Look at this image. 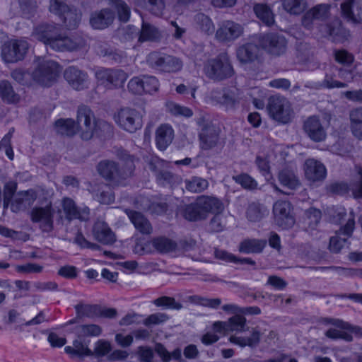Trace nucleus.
<instances>
[{"mask_svg":"<svg viewBox=\"0 0 362 362\" xmlns=\"http://www.w3.org/2000/svg\"><path fill=\"white\" fill-rule=\"evenodd\" d=\"M31 36L52 49L59 52L75 51L84 45L83 40L80 37L73 38L61 34L59 27L54 23L38 24L34 27Z\"/></svg>","mask_w":362,"mask_h":362,"instance_id":"1","label":"nucleus"},{"mask_svg":"<svg viewBox=\"0 0 362 362\" xmlns=\"http://www.w3.org/2000/svg\"><path fill=\"white\" fill-rule=\"evenodd\" d=\"M119 159L123 163L122 170H119L117 164L114 161L103 160L98 163V171L106 180L119 182L133 175L135 165L134 156L129 154L124 150L117 152Z\"/></svg>","mask_w":362,"mask_h":362,"instance_id":"2","label":"nucleus"},{"mask_svg":"<svg viewBox=\"0 0 362 362\" xmlns=\"http://www.w3.org/2000/svg\"><path fill=\"white\" fill-rule=\"evenodd\" d=\"M204 71L209 78L218 82L232 77L235 74L230 57L226 53H221L216 58L207 61Z\"/></svg>","mask_w":362,"mask_h":362,"instance_id":"3","label":"nucleus"},{"mask_svg":"<svg viewBox=\"0 0 362 362\" xmlns=\"http://www.w3.org/2000/svg\"><path fill=\"white\" fill-rule=\"evenodd\" d=\"M76 125L83 140L90 139L97 130V127L105 122L97 121L93 111L86 105H81L78 107Z\"/></svg>","mask_w":362,"mask_h":362,"instance_id":"4","label":"nucleus"},{"mask_svg":"<svg viewBox=\"0 0 362 362\" xmlns=\"http://www.w3.org/2000/svg\"><path fill=\"white\" fill-rule=\"evenodd\" d=\"M267 108L269 116L281 124L290 122L293 117V110L291 103L284 97L271 96L268 100Z\"/></svg>","mask_w":362,"mask_h":362,"instance_id":"5","label":"nucleus"},{"mask_svg":"<svg viewBox=\"0 0 362 362\" xmlns=\"http://www.w3.org/2000/svg\"><path fill=\"white\" fill-rule=\"evenodd\" d=\"M66 0H50L49 10L57 15L68 29H74L78 25L81 13L76 8L66 4Z\"/></svg>","mask_w":362,"mask_h":362,"instance_id":"6","label":"nucleus"},{"mask_svg":"<svg viewBox=\"0 0 362 362\" xmlns=\"http://www.w3.org/2000/svg\"><path fill=\"white\" fill-rule=\"evenodd\" d=\"M146 62L151 67L167 73L177 72L183 66L182 61L180 58L158 52H151Z\"/></svg>","mask_w":362,"mask_h":362,"instance_id":"7","label":"nucleus"},{"mask_svg":"<svg viewBox=\"0 0 362 362\" xmlns=\"http://www.w3.org/2000/svg\"><path fill=\"white\" fill-rule=\"evenodd\" d=\"M196 122L200 129V147L204 150H209L217 146L220 144L219 129L212 125L205 116L198 117Z\"/></svg>","mask_w":362,"mask_h":362,"instance_id":"8","label":"nucleus"},{"mask_svg":"<svg viewBox=\"0 0 362 362\" xmlns=\"http://www.w3.org/2000/svg\"><path fill=\"white\" fill-rule=\"evenodd\" d=\"M28 49L29 44L25 38L11 39L3 45L1 57L6 63H16L25 58Z\"/></svg>","mask_w":362,"mask_h":362,"instance_id":"9","label":"nucleus"},{"mask_svg":"<svg viewBox=\"0 0 362 362\" xmlns=\"http://www.w3.org/2000/svg\"><path fill=\"white\" fill-rule=\"evenodd\" d=\"M115 122L124 131L134 133L143 125L142 115L135 109L121 108L114 116Z\"/></svg>","mask_w":362,"mask_h":362,"instance_id":"10","label":"nucleus"},{"mask_svg":"<svg viewBox=\"0 0 362 362\" xmlns=\"http://www.w3.org/2000/svg\"><path fill=\"white\" fill-rule=\"evenodd\" d=\"M211 98L226 110H234L240 105L243 93L236 87H228L212 91Z\"/></svg>","mask_w":362,"mask_h":362,"instance_id":"11","label":"nucleus"},{"mask_svg":"<svg viewBox=\"0 0 362 362\" xmlns=\"http://www.w3.org/2000/svg\"><path fill=\"white\" fill-rule=\"evenodd\" d=\"M55 210L49 202L45 206L34 207L30 212V219L38 223L40 229L44 233H50L54 229V216Z\"/></svg>","mask_w":362,"mask_h":362,"instance_id":"12","label":"nucleus"},{"mask_svg":"<svg viewBox=\"0 0 362 362\" xmlns=\"http://www.w3.org/2000/svg\"><path fill=\"white\" fill-rule=\"evenodd\" d=\"M355 228L354 214L350 212V217L346 223L336 231L335 235L329 239V250L332 253H339L347 243L348 238L352 235Z\"/></svg>","mask_w":362,"mask_h":362,"instance_id":"13","label":"nucleus"},{"mask_svg":"<svg viewBox=\"0 0 362 362\" xmlns=\"http://www.w3.org/2000/svg\"><path fill=\"white\" fill-rule=\"evenodd\" d=\"M60 72L59 64L54 61H45L41 63L33 71V78L42 86H50Z\"/></svg>","mask_w":362,"mask_h":362,"instance_id":"14","label":"nucleus"},{"mask_svg":"<svg viewBox=\"0 0 362 362\" xmlns=\"http://www.w3.org/2000/svg\"><path fill=\"white\" fill-rule=\"evenodd\" d=\"M98 82L108 88L122 87L128 75L121 69H102L95 72Z\"/></svg>","mask_w":362,"mask_h":362,"instance_id":"15","label":"nucleus"},{"mask_svg":"<svg viewBox=\"0 0 362 362\" xmlns=\"http://www.w3.org/2000/svg\"><path fill=\"white\" fill-rule=\"evenodd\" d=\"M262 47L269 54L279 57L286 53L287 40L284 36L278 33H267L260 39Z\"/></svg>","mask_w":362,"mask_h":362,"instance_id":"16","label":"nucleus"},{"mask_svg":"<svg viewBox=\"0 0 362 362\" xmlns=\"http://www.w3.org/2000/svg\"><path fill=\"white\" fill-rule=\"evenodd\" d=\"M244 32L242 25L232 21H224L218 25L215 37L222 42H229L240 37Z\"/></svg>","mask_w":362,"mask_h":362,"instance_id":"17","label":"nucleus"},{"mask_svg":"<svg viewBox=\"0 0 362 362\" xmlns=\"http://www.w3.org/2000/svg\"><path fill=\"white\" fill-rule=\"evenodd\" d=\"M291 205L287 201H277L273 207L276 223L284 229L293 227L295 218L291 214Z\"/></svg>","mask_w":362,"mask_h":362,"instance_id":"18","label":"nucleus"},{"mask_svg":"<svg viewBox=\"0 0 362 362\" xmlns=\"http://www.w3.org/2000/svg\"><path fill=\"white\" fill-rule=\"evenodd\" d=\"M303 129L309 139L314 142H321L326 139V130L317 116L313 115L308 117L303 122Z\"/></svg>","mask_w":362,"mask_h":362,"instance_id":"19","label":"nucleus"},{"mask_svg":"<svg viewBox=\"0 0 362 362\" xmlns=\"http://www.w3.org/2000/svg\"><path fill=\"white\" fill-rule=\"evenodd\" d=\"M303 168L305 178L311 183L322 182L326 177L327 170L325 165L315 159H307Z\"/></svg>","mask_w":362,"mask_h":362,"instance_id":"20","label":"nucleus"},{"mask_svg":"<svg viewBox=\"0 0 362 362\" xmlns=\"http://www.w3.org/2000/svg\"><path fill=\"white\" fill-rule=\"evenodd\" d=\"M343 16L349 21L362 23V1H345L341 4Z\"/></svg>","mask_w":362,"mask_h":362,"instance_id":"21","label":"nucleus"},{"mask_svg":"<svg viewBox=\"0 0 362 362\" xmlns=\"http://www.w3.org/2000/svg\"><path fill=\"white\" fill-rule=\"evenodd\" d=\"M37 199V194L33 189L20 191L15 196L11 204L13 212H18L30 206Z\"/></svg>","mask_w":362,"mask_h":362,"instance_id":"22","label":"nucleus"},{"mask_svg":"<svg viewBox=\"0 0 362 362\" xmlns=\"http://www.w3.org/2000/svg\"><path fill=\"white\" fill-rule=\"evenodd\" d=\"M114 13L108 8L93 12L90 16L91 27L97 30H103L109 27L114 21Z\"/></svg>","mask_w":362,"mask_h":362,"instance_id":"23","label":"nucleus"},{"mask_svg":"<svg viewBox=\"0 0 362 362\" xmlns=\"http://www.w3.org/2000/svg\"><path fill=\"white\" fill-rule=\"evenodd\" d=\"M62 207L66 217L69 220L77 218L81 221H87L89 218V209L84 207L78 209L74 201L70 198L63 199Z\"/></svg>","mask_w":362,"mask_h":362,"instance_id":"24","label":"nucleus"},{"mask_svg":"<svg viewBox=\"0 0 362 362\" xmlns=\"http://www.w3.org/2000/svg\"><path fill=\"white\" fill-rule=\"evenodd\" d=\"M197 199L206 219L208 218L209 214H221L224 209L222 202L215 197L202 195Z\"/></svg>","mask_w":362,"mask_h":362,"instance_id":"25","label":"nucleus"},{"mask_svg":"<svg viewBox=\"0 0 362 362\" xmlns=\"http://www.w3.org/2000/svg\"><path fill=\"white\" fill-rule=\"evenodd\" d=\"M179 213L189 221L197 222L206 220L205 215L197 199L192 203L181 206L179 208Z\"/></svg>","mask_w":362,"mask_h":362,"instance_id":"26","label":"nucleus"},{"mask_svg":"<svg viewBox=\"0 0 362 362\" xmlns=\"http://www.w3.org/2000/svg\"><path fill=\"white\" fill-rule=\"evenodd\" d=\"M124 211L138 231L144 235H149L152 233V226L144 214L130 209H125Z\"/></svg>","mask_w":362,"mask_h":362,"instance_id":"27","label":"nucleus"},{"mask_svg":"<svg viewBox=\"0 0 362 362\" xmlns=\"http://www.w3.org/2000/svg\"><path fill=\"white\" fill-rule=\"evenodd\" d=\"M65 352L72 358L83 360L85 357H90L91 349L86 340L77 338L74 340L73 346H67L64 348Z\"/></svg>","mask_w":362,"mask_h":362,"instance_id":"28","label":"nucleus"},{"mask_svg":"<svg viewBox=\"0 0 362 362\" xmlns=\"http://www.w3.org/2000/svg\"><path fill=\"white\" fill-rule=\"evenodd\" d=\"M66 81L76 90L84 88L87 79L86 73L75 66L68 67L64 73Z\"/></svg>","mask_w":362,"mask_h":362,"instance_id":"29","label":"nucleus"},{"mask_svg":"<svg viewBox=\"0 0 362 362\" xmlns=\"http://www.w3.org/2000/svg\"><path fill=\"white\" fill-rule=\"evenodd\" d=\"M93 233L98 241L105 245L112 244L116 240L113 232L103 221H98L95 223Z\"/></svg>","mask_w":362,"mask_h":362,"instance_id":"30","label":"nucleus"},{"mask_svg":"<svg viewBox=\"0 0 362 362\" xmlns=\"http://www.w3.org/2000/svg\"><path fill=\"white\" fill-rule=\"evenodd\" d=\"M259 51L255 44L246 43L237 49V58L241 64L252 63L258 59Z\"/></svg>","mask_w":362,"mask_h":362,"instance_id":"31","label":"nucleus"},{"mask_svg":"<svg viewBox=\"0 0 362 362\" xmlns=\"http://www.w3.org/2000/svg\"><path fill=\"white\" fill-rule=\"evenodd\" d=\"M326 28L327 33L334 42H344L351 37L349 31L342 26L341 22L338 19L327 25Z\"/></svg>","mask_w":362,"mask_h":362,"instance_id":"32","label":"nucleus"},{"mask_svg":"<svg viewBox=\"0 0 362 362\" xmlns=\"http://www.w3.org/2000/svg\"><path fill=\"white\" fill-rule=\"evenodd\" d=\"M278 179L283 186L290 189H296L301 185L296 169L292 167H286L281 170L278 175Z\"/></svg>","mask_w":362,"mask_h":362,"instance_id":"33","label":"nucleus"},{"mask_svg":"<svg viewBox=\"0 0 362 362\" xmlns=\"http://www.w3.org/2000/svg\"><path fill=\"white\" fill-rule=\"evenodd\" d=\"M329 14V5L319 4L305 13L303 18V23L308 26L313 21L326 19Z\"/></svg>","mask_w":362,"mask_h":362,"instance_id":"34","label":"nucleus"},{"mask_svg":"<svg viewBox=\"0 0 362 362\" xmlns=\"http://www.w3.org/2000/svg\"><path fill=\"white\" fill-rule=\"evenodd\" d=\"M174 136L173 129L168 124H162L156 129V141L158 148L163 151L171 144Z\"/></svg>","mask_w":362,"mask_h":362,"instance_id":"35","label":"nucleus"},{"mask_svg":"<svg viewBox=\"0 0 362 362\" xmlns=\"http://www.w3.org/2000/svg\"><path fill=\"white\" fill-rule=\"evenodd\" d=\"M163 34L159 28L154 25L143 21L139 41H152L157 42L161 40Z\"/></svg>","mask_w":362,"mask_h":362,"instance_id":"36","label":"nucleus"},{"mask_svg":"<svg viewBox=\"0 0 362 362\" xmlns=\"http://www.w3.org/2000/svg\"><path fill=\"white\" fill-rule=\"evenodd\" d=\"M73 332L77 338L85 340L88 337H99L102 328L95 324L78 325L74 328Z\"/></svg>","mask_w":362,"mask_h":362,"instance_id":"37","label":"nucleus"},{"mask_svg":"<svg viewBox=\"0 0 362 362\" xmlns=\"http://www.w3.org/2000/svg\"><path fill=\"white\" fill-rule=\"evenodd\" d=\"M267 245L265 240L259 239H245L240 242L238 246L240 252L250 254V253H260Z\"/></svg>","mask_w":362,"mask_h":362,"instance_id":"38","label":"nucleus"},{"mask_svg":"<svg viewBox=\"0 0 362 362\" xmlns=\"http://www.w3.org/2000/svg\"><path fill=\"white\" fill-rule=\"evenodd\" d=\"M93 193L95 199L103 204H110L115 199L110 187L106 184L101 183L95 186L93 188Z\"/></svg>","mask_w":362,"mask_h":362,"instance_id":"39","label":"nucleus"},{"mask_svg":"<svg viewBox=\"0 0 362 362\" xmlns=\"http://www.w3.org/2000/svg\"><path fill=\"white\" fill-rule=\"evenodd\" d=\"M151 244L155 250L161 253L173 251L177 247V244L173 240L165 237H158L153 238L150 243H146L145 247H142V250H144Z\"/></svg>","mask_w":362,"mask_h":362,"instance_id":"40","label":"nucleus"},{"mask_svg":"<svg viewBox=\"0 0 362 362\" xmlns=\"http://www.w3.org/2000/svg\"><path fill=\"white\" fill-rule=\"evenodd\" d=\"M321 219V211L315 208H310L304 212L303 225L306 230H315Z\"/></svg>","mask_w":362,"mask_h":362,"instance_id":"41","label":"nucleus"},{"mask_svg":"<svg viewBox=\"0 0 362 362\" xmlns=\"http://www.w3.org/2000/svg\"><path fill=\"white\" fill-rule=\"evenodd\" d=\"M75 310L76 313V317L68 321L64 325V327H66L70 325L76 324L78 322V320L83 317H91L97 311V307L95 305L78 303L75 305Z\"/></svg>","mask_w":362,"mask_h":362,"instance_id":"42","label":"nucleus"},{"mask_svg":"<svg viewBox=\"0 0 362 362\" xmlns=\"http://www.w3.org/2000/svg\"><path fill=\"white\" fill-rule=\"evenodd\" d=\"M350 127L353 135L362 139V107L352 110L349 113Z\"/></svg>","mask_w":362,"mask_h":362,"instance_id":"43","label":"nucleus"},{"mask_svg":"<svg viewBox=\"0 0 362 362\" xmlns=\"http://www.w3.org/2000/svg\"><path fill=\"white\" fill-rule=\"evenodd\" d=\"M112 351V346L107 341L100 339L98 340L94 345L93 349H91L93 357L98 360V361H103L105 358L107 361V356L110 354Z\"/></svg>","mask_w":362,"mask_h":362,"instance_id":"44","label":"nucleus"},{"mask_svg":"<svg viewBox=\"0 0 362 362\" xmlns=\"http://www.w3.org/2000/svg\"><path fill=\"white\" fill-rule=\"evenodd\" d=\"M257 17L265 25L271 26L274 23V15L267 4H257L253 8Z\"/></svg>","mask_w":362,"mask_h":362,"instance_id":"45","label":"nucleus"},{"mask_svg":"<svg viewBox=\"0 0 362 362\" xmlns=\"http://www.w3.org/2000/svg\"><path fill=\"white\" fill-rule=\"evenodd\" d=\"M55 127L58 134L68 136H71L78 132L77 125L72 119H58L55 122Z\"/></svg>","mask_w":362,"mask_h":362,"instance_id":"46","label":"nucleus"},{"mask_svg":"<svg viewBox=\"0 0 362 362\" xmlns=\"http://www.w3.org/2000/svg\"><path fill=\"white\" fill-rule=\"evenodd\" d=\"M283 8L291 15H299L307 8L306 0H282Z\"/></svg>","mask_w":362,"mask_h":362,"instance_id":"47","label":"nucleus"},{"mask_svg":"<svg viewBox=\"0 0 362 362\" xmlns=\"http://www.w3.org/2000/svg\"><path fill=\"white\" fill-rule=\"evenodd\" d=\"M0 96L7 103H15L19 100V96L16 94L8 81L0 82Z\"/></svg>","mask_w":362,"mask_h":362,"instance_id":"48","label":"nucleus"},{"mask_svg":"<svg viewBox=\"0 0 362 362\" xmlns=\"http://www.w3.org/2000/svg\"><path fill=\"white\" fill-rule=\"evenodd\" d=\"M295 55L298 62H307L313 56V51L308 43L304 42H297L296 45Z\"/></svg>","mask_w":362,"mask_h":362,"instance_id":"49","label":"nucleus"},{"mask_svg":"<svg viewBox=\"0 0 362 362\" xmlns=\"http://www.w3.org/2000/svg\"><path fill=\"white\" fill-rule=\"evenodd\" d=\"M185 187L190 192L201 193L208 188L209 182L202 177H193L185 180Z\"/></svg>","mask_w":362,"mask_h":362,"instance_id":"50","label":"nucleus"},{"mask_svg":"<svg viewBox=\"0 0 362 362\" xmlns=\"http://www.w3.org/2000/svg\"><path fill=\"white\" fill-rule=\"evenodd\" d=\"M347 85L336 80H334L331 75L326 74L325 79L322 83H315L313 84H306L305 87L314 89H320L322 88H345Z\"/></svg>","mask_w":362,"mask_h":362,"instance_id":"51","label":"nucleus"},{"mask_svg":"<svg viewBox=\"0 0 362 362\" xmlns=\"http://www.w3.org/2000/svg\"><path fill=\"white\" fill-rule=\"evenodd\" d=\"M267 212L266 209L257 203H252L249 205L247 209V218L253 222L260 221Z\"/></svg>","mask_w":362,"mask_h":362,"instance_id":"52","label":"nucleus"},{"mask_svg":"<svg viewBox=\"0 0 362 362\" xmlns=\"http://www.w3.org/2000/svg\"><path fill=\"white\" fill-rule=\"evenodd\" d=\"M197 26L205 33L210 35L214 31V25L212 21L206 15L199 13L194 17Z\"/></svg>","mask_w":362,"mask_h":362,"instance_id":"53","label":"nucleus"},{"mask_svg":"<svg viewBox=\"0 0 362 362\" xmlns=\"http://www.w3.org/2000/svg\"><path fill=\"white\" fill-rule=\"evenodd\" d=\"M356 175L354 182L351 185L352 194L356 199L362 198V167L356 166Z\"/></svg>","mask_w":362,"mask_h":362,"instance_id":"54","label":"nucleus"},{"mask_svg":"<svg viewBox=\"0 0 362 362\" xmlns=\"http://www.w3.org/2000/svg\"><path fill=\"white\" fill-rule=\"evenodd\" d=\"M16 189L17 182L15 181H9L4 185L3 190V201L4 208H7L9 204H11L13 201L12 198H14Z\"/></svg>","mask_w":362,"mask_h":362,"instance_id":"55","label":"nucleus"},{"mask_svg":"<svg viewBox=\"0 0 362 362\" xmlns=\"http://www.w3.org/2000/svg\"><path fill=\"white\" fill-rule=\"evenodd\" d=\"M19 6L22 15L26 18H30L37 11V3L35 0H19Z\"/></svg>","mask_w":362,"mask_h":362,"instance_id":"56","label":"nucleus"},{"mask_svg":"<svg viewBox=\"0 0 362 362\" xmlns=\"http://www.w3.org/2000/svg\"><path fill=\"white\" fill-rule=\"evenodd\" d=\"M112 5L117 10L119 20L128 21L130 17V8L128 5L122 0H112Z\"/></svg>","mask_w":362,"mask_h":362,"instance_id":"57","label":"nucleus"},{"mask_svg":"<svg viewBox=\"0 0 362 362\" xmlns=\"http://www.w3.org/2000/svg\"><path fill=\"white\" fill-rule=\"evenodd\" d=\"M155 351L162 358L163 362H169L172 357L178 359L181 356L180 349H176L172 354H170L163 345L160 343L156 344Z\"/></svg>","mask_w":362,"mask_h":362,"instance_id":"58","label":"nucleus"},{"mask_svg":"<svg viewBox=\"0 0 362 362\" xmlns=\"http://www.w3.org/2000/svg\"><path fill=\"white\" fill-rule=\"evenodd\" d=\"M228 331H244V327L246 323V319L245 317L235 315L227 321Z\"/></svg>","mask_w":362,"mask_h":362,"instance_id":"59","label":"nucleus"},{"mask_svg":"<svg viewBox=\"0 0 362 362\" xmlns=\"http://www.w3.org/2000/svg\"><path fill=\"white\" fill-rule=\"evenodd\" d=\"M129 90L135 95H142L144 93V86L142 77H133L127 85Z\"/></svg>","mask_w":362,"mask_h":362,"instance_id":"60","label":"nucleus"},{"mask_svg":"<svg viewBox=\"0 0 362 362\" xmlns=\"http://www.w3.org/2000/svg\"><path fill=\"white\" fill-rule=\"evenodd\" d=\"M144 93L152 94L158 90L159 82L155 76H143Z\"/></svg>","mask_w":362,"mask_h":362,"instance_id":"61","label":"nucleus"},{"mask_svg":"<svg viewBox=\"0 0 362 362\" xmlns=\"http://www.w3.org/2000/svg\"><path fill=\"white\" fill-rule=\"evenodd\" d=\"M16 270L21 274H39L43 270V267L35 263H28L23 265H16Z\"/></svg>","mask_w":362,"mask_h":362,"instance_id":"62","label":"nucleus"},{"mask_svg":"<svg viewBox=\"0 0 362 362\" xmlns=\"http://www.w3.org/2000/svg\"><path fill=\"white\" fill-rule=\"evenodd\" d=\"M335 60L344 65H350L354 62V57L345 49L337 50L334 52Z\"/></svg>","mask_w":362,"mask_h":362,"instance_id":"63","label":"nucleus"},{"mask_svg":"<svg viewBox=\"0 0 362 362\" xmlns=\"http://www.w3.org/2000/svg\"><path fill=\"white\" fill-rule=\"evenodd\" d=\"M233 180L245 189H254L257 186L255 180L247 174L238 175L233 177Z\"/></svg>","mask_w":362,"mask_h":362,"instance_id":"64","label":"nucleus"}]
</instances>
